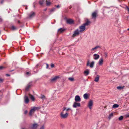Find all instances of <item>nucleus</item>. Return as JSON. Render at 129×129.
<instances>
[{
    "label": "nucleus",
    "mask_w": 129,
    "mask_h": 129,
    "mask_svg": "<svg viewBox=\"0 0 129 129\" xmlns=\"http://www.w3.org/2000/svg\"><path fill=\"white\" fill-rule=\"evenodd\" d=\"M60 116L63 119L66 118L68 115V113L66 112L65 111H62L60 114Z\"/></svg>",
    "instance_id": "nucleus-1"
},
{
    "label": "nucleus",
    "mask_w": 129,
    "mask_h": 129,
    "mask_svg": "<svg viewBox=\"0 0 129 129\" xmlns=\"http://www.w3.org/2000/svg\"><path fill=\"white\" fill-rule=\"evenodd\" d=\"M40 108L37 107H34L33 108H31V109L29 113V115L30 116H31L32 114L34 113L35 112L36 110L39 109Z\"/></svg>",
    "instance_id": "nucleus-2"
},
{
    "label": "nucleus",
    "mask_w": 129,
    "mask_h": 129,
    "mask_svg": "<svg viewBox=\"0 0 129 129\" xmlns=\"http://www.w3.org/2000/svg\"><path fill=\"white\" fill-rule=\"evenodd\" d=\"M79 32H80L78 29L76 30L74 32L72 37H74L78 36L79 35Z\"/></svg>",
    "instance_id": "nucleus-3"
},
{
    "label": "nucleus",
    "mask_w": 129,
    "mask_h": 129,
    "mask_svg": "<svg viewBox=\"0 0 129 129\" xmlns=\"http://www.w3.org/2000/svg\"><path fill=\"white\" fill-rule=\"evenodd\" d=\"M97 13L96 11L93 12L92 14V19H95L97 16Z\"/></svg>",
    "instance_id": "nucleus-4"
},
{
    "label": "nucleus",
    "mask_w": 129,
    "mask_h": 129,
    "mask_svg": "<svg viewBox=\"0 0 129 129\" xmlns=\"http://www.w3.org/2000/svg\"><path fill=\"white\" fill-rule=\"evenodd\" d=\"M80 104L79 103H78L77 102H75L73 104V107L74 108H76L78 107H80Z\"/></svg>",
    "instance_id": "nucleus-5"
},
{
    "label": "nucleus",
    "mask_w": 129,
    "mask_h": 129,
    "mask_svg": "<svg viewBox=\"0 0 129 129\" xmlns=\"http://www.w3.org/2000/svg\"><path fill=\"white\" fill-rule=\"evenodd\" d=\"M93 101L92 100H90L88 102V106L90 109L92 108V107L93 106Z\"/></svg>",
    "instance_id": "nucleus-6"
},
{
    "label": "nucleus",
    "mask_w": 129,
    "mask_h": 129,
    "mask_svg": "<svg viewBox=\"0 0 129 129\" xmlns=\"http://www.w3.org/2000/svg\"><path fill=\"white\" fill-rule=\"evenodd\" d=\"M79 32H82L85 30V27L83 24L79 27Z\"/></svg>",
    "instance_id": "nucleus-7"
},
{
    "label": "nucleus",
    "mask_w": 129,
    "mask_h": 129,
    "mask_svg": "<svg viewBox=\"0 0 129 129\" xmlns=\"http://www.w3.org/2000/svg\"><path fill=\"white\" fill-rule=\"evenodd\" d=\"M94 63V62L93 61L91 62L90 64L89 65V61H88L86 65L87 66H89L90 68H92L93 67Z\"/></svg>",
    "instance_id": "nucleus-8"
},
{
    "label": "nucleus",
    "mask_w": 129,
    "mask_h": 129,
    "mask_svg": "<svg viewBox=\"0 0 129 129\" xmlns=\"http://www.w3.org/2000/svg\"><path fill=\"white\" fill-rule=\"evenodd\" d=\"M75 102H80L81 99L80 97L78 95L76 96L75 98Z\"/></svg>",
    "instance_id": "nucleus-9"
},
{
    "label": "nucleus",
    "mask_w": 129,
    "mask_h": 129,
    "mask_svg": "<svg viewBox=\"0 0 129 129\" xmlns=\"http://www.w3.org/2000/svg\"><path fill=\"white\" fill-rule=\"evenodd\" d=\"M63 111H65L66 112H68L69 111H72V110L70 108H67L66 107H64L63 108Z\"/></svg>",
    "instance_id": "nucleus-10"
},
{
    "label": "nucleus",
    "mask_w": 129,
    "mask_h": 129,
    "mask_svg": "<svg viewBox=\"0 0 129 129\" xmlns=\"http://www.w3.org/2000/svg\"><path fill=\"white\" fill-rule=\"evenodd\" d=\"M35 13L34 12H31L29 15L28 16L29 18H31L35 15Z\"/></svg>",
    "instance_id": "nucleus-11"
},
{
    "label": "nucleus",
    "mask_w": 129,
    "mask_h": 129,
    "mask_svg": "<svg viewBox=\"0 0 129 129\" xmlns=\"http://www.w3.org/2000/svg\"><path fill=\"white\" fill-rule=\"evenodd\" d=\"M24 102L26 103H27L29 102V99L28 97L25 95L24 97Z\"/></svg>",
    "instance_id": "nucleus-12"
},
{
    "label": "nucleus",
    "mask_w": 129,
    "mask_h": 129,
    "mask_svg": "<svg viewBox=\"0 0 129 129\" xmlns=\"http://www.w3.org/2000/svg\"><path fill=\"white\" fill-rule=\"evenodd\" d=\"M99 46H96L94 48H92L91 49V51L92 52H95L96 51V49L98 48H99Z\"/></svg>",
    "instance_id": "nucleus-13"
},
{
    "label": "nucleus",
    "mask_w": 129,
    "mask_h": 129,
    "mask_svg": "<svg viewBox=\"0 0 129 129\" xmlns=\"http://www.w3.org/2000/svg\"><path fill=\"white\" fill-rule=\"evenodd\" d=\"M65 29L63 28H61L59 29L58 31V33H61L63 32Z\"/></svg>",
    "instance_id": "nucleus-14"
},
{
    "label": "nucleus",
    "mask_w": 129,
    "mask_h": 129,
    "mask_svg": "<svg viewBox=\"0 0 129 129\" xmlns=\"http://www.w3.org/2000/svg\"><path fill=\"white\" fill-rule=\"evenodd\" d=\"M38 126V125L36 123H35L33 124L31 128L32 129H36Z\"/></svg>",
    "instance_id": "nucleus-15"
},
{
    "label": "nucleus",
    "mask_w": 129,
    "mask_h": 129,
    "mask_svg": "<svg viewBox=\"0 0 129 129\" xmlns=\"http://www.w3.org/2000/svg\"><path fill=\"white\" fill-rule=\"evenodd\" d=\"M94 59L95 60H97L99 58V56L96 54H94L93 55Z\"/></svg>",
    "instance_id": "nucleus-16"
},
{
    "label": "nucleus",
    "mask_w": 129,
    "mask_h": 129,
    "mask_svg": "<svg viewBox=\"0 0 129 129\" xmlns=\"http://www.w3.org/2000/svg\"><path fill=\"white\" fill-rule=\"evenodd\" d=\"M66 22L67 23L70 24L73 23V21L71 19H69L66 20Z\"/></svg>",
    "instance_id": "nucleus-17"
},
{
    "label": "nucleus",
    "mask_w": 129,
    "mask_h": 129,
    "mask_svg": "<svg viewBox=\"0 0 129 129\" xmlns=\"http://www.w3.org/2000/svg\"><path fill=\"white\" fill-rule=\"evenodd\" d=\"M90 23V22L88 20H87L86 22L83 24V25L85 26V27L86 26L88 25Z\"/></svg>",
    "instance_id": "nucleus-18"
},
{
    "label": "nucleus",
    "mask_w": 129,
    "mask_h": 129,
    "mask_svg": "<svg viewBox=\"0 0 129 129\" xmlns=\"http://www.w3.org/2000/svg\"><path fill=\"white\" fill-rule=\"evenodd\" d=\"M100 76L99 75H97L95 78L94 81L96 82H97L98 81Z\"/></svg>",
    "instance_id": "nucleus-19"
},
{
    "label": "nucleus",
    "mask_w": 129,
    "mask_h": 129,
    "mask_svg": "<svg viewBox=\"0 0 129 129\" xmlns=\"http://www.w3.org/2000/svg\"><path fill=\"white\" fill-rule=\"evenodd\" d=\"M58 76H55L54 77L52 78L51 79V81L52 82H54L56 80L59 78Z\"/></svg>",
    "instance_id": "nucleus-20"
},
{
    "label": "nucleus",
    "mask_w": 129,
    "mask_h": 129,
    "mask_svg": "<svg viewBox=\"0 0 129 129\" xmlns=\"http://www.w3.org/2000/svg\"><path fill=\"white\" fill-rule=\"evenodd\" d=\"M89 73V70L88 69H87L84 72V74L86 76L88 75Z\"/></svg>",
    "instance_id": "nucleus-21"
},
{
    "label": "nucleus",
    "mask_w": 129,
    "mask_h": 129,
    "mask_svg": "<svg viewBox=\"0 0 129 129\" xmlns=\"http://www.w3.org/2000/svg\"><path fill=\"white\" fill-rule=\"evenodd\" d=\"M103 60L102 58H101L99 60V63L100 65H102L103 64Z\"/></svg>",
    "instance_id": "nucleus-22"
},
{
    "label": "nucleus",
    "mask_w": 129,
    "mask_h": 129,
    "mask_svg": "<svg viewBox=\"0 0 129 129\" xmlns=\"http://www.w3.org/2000/svg\"><path fill=\"white\" fill-rule=\"evenodd\" d=\"M29 96L31 99L33 101H34L35 100V98L33 96L29 94Z\"/></svg>",
    "instance_id": "nucleus-23"
},
{
    "label": "nucleus",
    "mask_w": 129,
    "mask_h": 129,
    "mask_svg": "<svg viewBox=\"0 0 129 129\" xmlns=\"http://www.w3.org/2000/svg\"><path fill=\"white\" fill-rule=\"evenodd\" d=\"M68 80L71 81H74V78L73 77H70L68 78Z\"/></svg>",
    "instance_id": "nucleus-24"
},
{
    "label": "nucleus",
    "mask_w": 129,
    "mask_h": 129,
    "mask_svg": "<svg viewBox=\"0 0 129 129\" xmlns=\"http://www.w3.org/2000/svg\"><path fill=\"white\" fill-rule=\"evenodd\" d=\"M83 97L85 99H87L88 97V95L86 93L85 94H84Z\"/></svg>",
    "instance_id": "nucleus-25"
},
{
    "label": "nucleus",
    "mask_w": 129,
    "mask_h": 129,
    "mask_svg": "<svg viewBox=\"0 0 129 129\" xmlns=\"http://www.w3.org/2000/svg\"><path fill=\"white\" fill-rule=\"evenodd\" d=\"M124 86H118L117 87V89L119 90H121V89H123L124 87Z\"/></svg>",
    "instance_id": "nucleus-26"
},
{
    "label": "nucleus",
    "mask_w": 129,
    "mask_h": 129,
    "mask_svg": "<svg viewBox=\"0 0 129 129\" xmlns=\"http://www.w3.org/2000/svg\"><path fill=\"white\" fill-rule=\"evenodd\" d=\"M31 86V85L30 84H28L26 88V91L28 90V89L30 88Z\"/></svg>",
    "instance_id": "nucleus-27"
},
{
    "label": "nucleus",
    "mask_w": 129,
    "mask_h": 129,
    "mask_svg": "<svg viewBox=\"0 0 129 129\" xmlns=\"http://www.w3.org/2000/svg\"><path fill=\"white\" fill-rule=\"evenodd\" d=\"M113 116V113H112L110 114L108 117V118L109 119H110Z\"/></svg>",
    "instance_id": "nucleus-28"
},
{
    "label": "nucleus",
    "mask_w": 129,
    "mask_h": 129,
    "mask_svg": "<svg viewBox=\"0 0 129 129\" xmlns=\"http://www.w3.org/2000/svg\"><path fill=\"white\" fill-rule=\"evenodd\" d=\"M119 106L118 104H114L113 106V108H116L118 107Z\"/></svg>",
    "instance_id": "nucleus-29"
},
{
    "label": "nucleus",
    "mask_w": 129,
    "mask_h": 129,
    "mask_svg": "<svg viewBox=\"0 0 129 129\" xmlns=\"http://www.w3.org/2000/svg\"><path fill=\"white\" fill-rule=\"evenodd\" d=\"M11 29L12 30H14L16 29V28L14 26H12L11 27Z\"/></svg>",
    "instance_id": "nucleus-30"
},
{
    "label": "nucleus",
    "mask_w": 129,
    "mask_h": 129,
    "mask_svg": "<svg viewBox=\"0 0 129 129\" xmlns=\"http://www.w3.org/2000/svg\"><path fill=\"white\" fill-rule=\"evenodd\" d=\"M46 4L47 6H49L51 4V3L48 1H46Z\"/></svg>",
    "instance_id": "nucleus-31"
},
{
    "label": "nucleus",
    "mask_w": 129,
    "mask_h": 129,
    "mask_svg": "<svg viewBox=\"0 0 129 129\" xmlns=\"http://www.w3.org/2000/svg\"><path fill=\"white\" fill-rule=\"evenodd\" d=\"M123 117L122 116H121L119 118V120H121L123 119Z\"/></svg>",
    "instance_id": "nucleus-32"
},
{
    "label": "nucleus",
    "mask_w": 129,
    "mask_h": 129,
    "mask_svg": "<svg viewBox=\"0 0 129 129\" xmlns=\"http://www.w3.org/2000/svg\"><path fill=\"white\" fill-rule=\"evenodd\" d=\"M44 1V0H41L39 2L40 4L41 5H42L43 4Z\"/></svg>",
    "instance_id": "nucleus-33"
},
{
    "label": "nucleus",
    "mask_w": 129,
    "mask_h": 129,
    "mask_svg": "<svg viewBox=\"0 0 129 129\" xmlns=\"http://www.w3.org/2000/svg\"><path fill=\"white\" fill-rule=\"evenodd\" d=\"M51 66L52 68H53L54 67V65L53 64H51Z\"/></svg>",
    "instance_id": "nucleus-34"
},
{
    "label": "nucleus",
    "mask_w": 129,
    "mask_h": 129,
    "mask_svg": "<svg viewBox=\"0 0 129 129\" xmlns=\"http://www.w3.org/2000/svg\"><path fill=\"white\" fill-rule=\"evenodd\" d=\"M4 0H1L0 1V3L1 4H2L3 3V2H4Z\"/></svg>",
    "instance_id": "nucleus-35"
},
{
    "label": "nucleus",
    "mask_w": 129,
    "mask_h": 129,
    "mask_svg": "<svg viewBox=\"0 0 129 129\" xmlns=\"http://www.w3.org/2000/svg\"><path fill=\"white\" fill-rule=\"evenodd\" d=\"M126 117H129V114L126 115Z\"/></svg>",
    "instance_id": "nucleus-36"
},
{
    "label": "nucleus",
    "mask_w": 129,
    "mask_h": 129,
    "mask_svg": "<svg viewBox=\"0 0 129 129\" xmlns=\"http://www.w3.org/2000/svg\"><path fill=\"white\" fill-rule=\"evenodd\" d=\"M27 112H28V111L27 110H25L24 111V113L25 114H26L27 113Z\"/></svg>",
    "instance_id": "nucleus-37"
},
{
    "label": "nucleus",
    "mask_w": 129,
    "mask_h": 129,
    "mask_svg": "<svg viewBox=\"0 0 129 129\" xmlns=\"http://www.w3.org/2000/svg\"><path fill=\"white\" fill-rule=\"evenodd\" d=\"M45 98V96L44 95H42V96H41V98H42V99H44V98Z\"/></svg>",
    "instance_id": "nucleus-38"
},
{
    "label": "nucleus",
    "mask_w": 129,
    "mask_h": 129,
    "mask_svg": "<svg viewBox=\"0 0 129 129\" xmlns=\"http://www.w3.org/2000/svg\"><path fill=\"white\" fill-rule=\"evenodd\" d=\"M40 129H44V126H42Z\"/></svg>",
    "instance_id": "nucleus-39"
},
{
    "label": "nucleus",
    "mask_w": 129,
    "mask_h": 129,
    "mask_svg": "<svg viewBox=\"0 0 129 129\" xmlns=\"http://www.w3.org/2000/svg\"><path fill=\"white\" fill-rule=\"evenodd\" d=\"M3 79H0V83L2 82L3 81Z\"/></svg>",
    "instance_id": "nucleus-40"
},
{
    "label": "nucleus",
    "mask_w": 129,
    "mask_h": 129,
    "mask_svg": "<svg viewBox=\"0 0 129 129\" xmlns=\"http://www.w3.org/2000/svg\"><path fill=\"white\" fill-rule=\"evenodd\" d=\"M29 73V72H27L26 73V74L27 75H28Z\"/></svg>",
    "instance_id": "nucleus-41"
},
{
    "label": "nucleus",
    "mask_w": 129,
    "mask_h": 129,
    "mask_svg": "<svg viewBox=\"0 0 129 129\" xmlns=\"http://www.w3.org/2000/svg\"><path fill=\"white\" fill-rule=\"evenodd\" d=\"M3 68V67L2 66H0V69H2Z\"/></svg>",
    "instance_id": "nucleus-42"
},
{
    "label": "nucleus",
    "mask_w": 129,
    "mask_h": 129,
    "mask_svg": "<svg viewBox=\"0 0 129 129\" xmlns=\"http://www.w3.org/2000/svg\"><path fill=\"white\" fill-rule=\"evenodd\" d=\"M47 67H46V68H48V66H49V65L48 64H47Z\"/></svg>",
    "instance_id": "nucleus-43"
},
{
    "label": "nucleus",
    "mask_w": 129,
    "mask_h": 129,
    "mask_svg": "<svg viewBox=\"0 0 129 129\" xmlns=\"http://www.w3.org/2000/svg\"><path fill=\"white\" fill-rule=\"evenodd\" d=\"M39 66V64H38L36 66V67H38V66Z\"/></svg>",
    "instance_id": "nucleus-44"
},
{
    "label": "nucleus",
    "mask_w": 129,
    "mask_h": 129,
    "mask_svg": "<svg viewBox=\"0 0 129 129\" xmlns=\"http://www.w3.org/2000/svg\"><path fill=\"white\" fill-rule=\"evenodd\" d=\"M105 55L106 57H107V53H105Z\"/></svg>",
    "instance_id": "nucleus-45"
},
{
    "label": "nucleus",
    "mask_w": 129,
    "mask_h": 129,
    "mask_svg": "<svg viewBox=\"0 0 129 129\" xmlns=\"http://www.w3.org/2000/svg\"><path fill=\"white\" fill-rule=\"evenodd\" d=\"M60 7V6H59V5H58V6H57V8H59V7Z\"/></svg>",
    "instance_id": "nucleus-46"
},
{
    "label": "nucleus",
    "mask_w": 129,
    "mask_h": 129,
    "mask_svg": "<svg viewBox=\"0 0 129 129\" xmlns=\"http://www.w3.org/2000/svg\"><path fill=\"white\" fill-rule=\"evenodd\" d=\"M2 21V19L1 18H0V22H1Z\"/></svg>",
    "instance_id": "nucleus-47"
},
{
    "label": "nucleus",
    "mask_w": 129,
    "mask_h": 129,
    "mask_svg": "<svg viewBox=\"0 0 129 129\" xmlns=\"http://www.w3.org/2000/svg\"><path fill=\"white\" fill-rule=\"evenodd\" d=\"M127 9H128V11L129 12V8H127Z\"/></svg>",
    "instance_id": "nucleus-48"
},
{
    "label": "nucleus",
    "mask_w": 129,
    "mask_h": 129,
    "mask_svg": "<svg viewBox=\"0 0 129 129\" xmlns=\"http://www.w3.org/2000/svg\"><path fill=\"white\" fill-rule=\"evenodd\" d=\"M6 75L8 76H10V75H9L8 74H6Z\"/></svg>",
    "instance_id": "nucleus-49"
},
{
    "label": "nucleus",
    "mask_w": 129,
    "mask_h": 129,
    "mask_svg": "<svg viewBox=\"0 0 129 129\" xmlns=\"http://www.w3.org/2000/svg\"><path fill=\"white\" fill-rule=\"evenodd\" d=\"M25 9H27V8L26 7Z\"/></svg>",
    "instance_id": "nucleus-50"
},
{
    "label": "nucleus",
    "mask_w": 129,
    "mask_h": 129,
    "mask_svg": "<svg viewBox=\"0 0 129 129\" xmlns=\"http://www.w3.org/2000/svg\"><path fill=\"white\" fill-rule=\"evenodd\" d=\"M128 30H129V28H128Z\"/></svg>",
    "instance_id": "nucleus-51"
}]
</instances>
